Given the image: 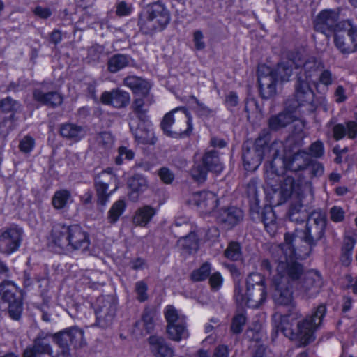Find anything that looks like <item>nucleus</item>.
Returning <instances> with one entry per match:
<instances>
[{"mask_svg":"<svg viewBox=\"0 0 357 357\" xmlns=\"http://www.w3.org/2000/svg\"><path fill=\"white\" fill-rule=\"evenodd\" d=\"M23 230L18 227H10L0 233V253L10 255L17 250L22 241Z\"/></svg>","mask_w":357,"mask_h":357,"instance_id":"obj_15","label":"nucleus"},{"mask_svg":"<svg viewBox=\"0 0 357 357\" xmlns=\"http://www.w3.org/2000/svg\"><path fill=\"white\" fill-rule=\"evenodd\" d=\"M103 52V47L99 45L91 46L88 50V55L93 61H98Z\"/></svg>","mask_w":357,"mask_h":357,"instance_id":"obj_62","label":"nucleus"},{"mask_svg":"<svg viewBox=\"0 0 357 357\" xmlns=\"http://www.w3.org/2000/svg\"><path fill=\"white\" fill-rule=\"evenodd\" d=\"M123 83L139 96H145L149 93V86L148 83L137 77H127L124 79Z\"/></svg>","mask_w":357,"mask_h":357,"instance_id":"obj_32","label":"nucleus"},{"mask_svg":"<svg viewBox=\"0 0 357 357\" xmlns=\"http://www.w3.org/2000/svg\"><path fill=\"white\" fill-rule=\"evenodd\" d=\"M126 208V204L123 200H118L112 206L108 212L107 218L111 224L115 223L123 213Z\"/></svg>","mask_w":357,"mask_h":357,"instance_id":"obj_40","label":"nucleus"},{"mask_svg":"<svg viewBox=\"0 0 357 357\" xmlns=\"http://www.w3.org/2000/svg\"><path fill=\"white\" fill-rule=\"evenodd\" d=\"M246 322L245 314L241 312L236 314L232 319L231 331L234 334H239L243 331V327Z\"/></svg>","mask_w":357,"mask_h":357,"instance_id":"obj_48","label":"nucleus"},{"mask_svg":"<svg viewBox=\"0 0 357 357\" xmlns=\"http://www.w3.org/2000/svg\"><path fill=\"white\" fill-rule=\"evenodd\" d=\"M261 221L266 231L271 236H274L278 229V224L275 212L271 208H266L264 210L261 214Z\"/></svg>","mask_w":357,"mask_h":357,"instance_id":"obj_34","label":"nucleus"},{"mask_svg":"<svg viewBox=\"0 0 357 357\" xmlns=\"http://www.w3.org/2000/svg\"><path fill=\"white\" fill-rule=\"evenodd\" d=\"M185 202L189 206H197L203 213H211L217 207L218 199L213 192L202 191L192 193Z\"/></svg>","mask_w":357,"mask_h":357,"instance_id":"obj_18","label":"nucleus"},{"mask_svg":"<svg viewBox=\"0 0 357 357\" xmlns=\"http://www.w3.org/2000/svg\"><path fill=\"white\" fill-rule=\"evenodd\" d=\"M170 16L160 0L146 3L138 20L141 32L145 35H153L162 31L168 24Z\"/></svg>","mask_w":357,"mask_h":357,"instance_id":"obj_7","label":"nucleus"},{"mask_svg":"<svg viewBox=\"0 0 357 357\" xmlns=\"http://www.w3.org/2000/svg\"><path fill=\"white\" fill-rule=\"evenodd\" d=\"M33 96L35 100L52 107L59 106L63 102L62 96L57 91L45 92L42 89H36Z\"/></svg>","mask_w":357,"mask_h":357,"instance_id":"obj_25","label":"nucleus"},{"mask_svg":"<svg viewBox=\"0 0 357 357\" xmlns=\"http://www.w3.org/2000/svg\"><path fill=\"white\" fill-rule=\"evenodd\" d=\"M72 201V195L70 191L59 190L54 192L52 199V204L54 208L60 210L66 208Z\"/></svg>","mask_w":357,"mask_h":357,"instance_id":"obj_36","label":"nucleus"},{"mask_svg":"<svg viewBox=\"0 0 357 357\" xmlns=\"http://www.w3.org/2000/svg\"><path fill=\"white\" fill-rule=\"evenodd\" d=\"M269 135H259L252 147L248 142L243 144V161L248 171H255L260 165L264 156L271 159L266 167V172L278 176L282 172L276 165L278 156L284 151V144L281 141H273L269 144Z\"/></svg>","mask_w":357,"mask_h":357,"instance_id":"obj_4","label":"nucleus"},{"mask_svg":"<svg viewBox=\"0 0 357 357\" xmlns=\"http://www.w3.org/2000/svg\"><path fill=\"white\" fill-rule=\"evenodd\" d=\"M211 271V264L204 263L199 268L194 270L190 274V278L194 282L205 280L208 278Z\"/></svg>","mask_w":357,"mask_h":357,"instance_id":"obj_42","label":"nucleus"},{"mask_svg":"<svg viewBox=\"0 0 357 357\" xmlns=\"http://www.w3.org/2000/svg\"><path fill=\"white\" fill-rule=\"evenodd\" d=\"M146 96H143L144 98H137L133 102L132 104V109L135 112L137 113L138 114H144L146 112L147 108L146 107L145 102H146Z\"/></svg>","mask_w":357,"mask_h":357,"instance_id":"obj_57","label":"nucleus"},{"mask_svg":"<svg viewBox=\"0 0 357 357\" xmlns=\"http://www.w3.org/2000/svg\"><path fill=\"white\" fill-rule=\"evenodd\" d=\"M294 62L291 61H283L278 63L275 69L273 70V74L282 82H288L293 73Z\"/></svg>","mask_w":357,"mask_h":357,"instance_id":"obj_33","label":"nucleus"},{"mask_svg":"<svg viewBox=\"0 0 357 357\" xmlns=\"http://www.w3.org/2000/svg\"><path fill=\"white\" fill-rule=\"evenodd\" d=\"M294 141V135L288 137L286 141V145L284 144L283 153L287 146L288 144H291ZM311 158L308 153L303 150H297L292 154L285 153L284 155L281 153L278 156L276 160V165L278 163L283 165L287 169L291 172H298L305 169L310 163Z\"/></svg>","mask_w":357,"mask_h":357,"instance_id":"obj_13","label":"nucleus"},{"mask_svg":"<svg viewBox=\"0 0 357 357\" xmlns=\"http://www.w3.org/2000/svg\"><path fill=\"white\" fill-rule=\"evenodd\" d=\"M149 342L151 351L155 357L172 356L173 350L166 344L163 338L153 335L149 338Z\"/></svg>","mask_w":357,"mask_h":357,"instance_id":"obj_27","label":"nucleus"},{"mask_svg":"<svg viewBox=\"0 0 357 357\" xmlns=\"http://www.w3.org/2000/svg\"><path fill=\"white\" fill-rule=\"evenodd\" d=\"M349 20L339 21V11L336 10H324L316 17L314 21V29L328 37L337 32H342L349 26Z\"/></svg>","mask_w":357,"mask_h":357,"instance_id":"obj_9","label":"nucleus"},{"mask_svg":"<svg viewBox=\"0 0 357 357\" xmlns=\"http://www.w3.org/2000/svg\"><path fill=\"white\" fill-rule=\"evenodd\" d=\"M112 178V175L105 172H102L95 178L97 204L102 206L106 205L112 194V192L109 193L107 192L109 186L108 178L111 179Z\"/></svg>","mask_w":357,"mask_h":357,"instance_id":"obj_21","label":"nucleus"},{"mask_svg":"<svg viewBox=\"0 0 357 357\" xmlns=\"http://www.w3.org/2000/svg\"><path fill=\"white\" fill-rule=\"evenodd\" d=\"M257 79L261 97L268 99L276 94L277 78L273 74L272 68L263 64L257 69Z\"/></svg>","mask_w":357,"mask_h":357,"instance_id":"obj_16","label":"nucleus"},{"mask_svg":"<svg viewBox=\"0 0 357 357\" xmlns=\"http://www.w3.org/2000/svg\"><path fill=\"white\" fill-rule=\"evenodd\" d=\"M199 238L195 232H190L182 238L183 253L194 255L199 249Z\"/></svg>","mask_w":357,"mask_h":357,"instance_id":"obj_35","label":"nucleus"},{"mask_svg":"<svg viewBox=\"0 0 357 357\" xmlns=\"http://www.w3.org/2000/svg\"><path fill=\"white\" fill-rule=\"evenodd\" d=\"M308 216L300 199H296L291 204L288 211V217L291 221L303 222Z\"/></svg>","mask_w":357,"mask_h":357,"instance_id":"obj_31","label":"nucleus"},{"mask_svg":"<svg viewBox=\"0 0 357 357\" xmlns=\"http://www.w3.org/2000/svg\"><path fill=\"white\" fill-rule=\"evenodd\" d=\"M225 255L227 258L232 261L241 259L242 257V252L240 244L234 241L229 243L225 251Z\"/></svg>","mask_w":357,"mask_h":357,"instance_id":"obj_45","label":"nucleus"},{"mask_svg":"<svg viewBox=\"0 0 357 357\" xmlns=\"http://www.w3.org/2000/svg\"><path fill=\"white\" fill-rule=\"evenodd\" d=\"M91 241L88 232L77 224H55L51 230L49 246L59 253L89 250Z\"/></svg>","mask_w":357,"mask_h":357,"instance_id":"obj_5","label":"nucleus"},{"mask_svg":"<svg viewBox=\"0 0 357 357\" xmlns=\"http://www.w3.org/2000/svg\"><path fill=\"white\" fill-rule=\"evenodd\" d=\"M314 102V93L310 84L296 79L294 97L287 99L284 103L287 105V108L297 112L302 111L303 108H305L308 112L313 111L315 108Z\"/></svg>","mask_w":357,"mask_h":357,"instance_id":"obj_10","label":"nucleus"},{"mask_svg":"<svg viewBox=\"0 0 357 357\" xmlns=\"http://www.w3.org/2000/svg\"><path fill=\"white\" fill-rule=\"evenodd\" d=\"M243 218V211L235 206L222 208L218 215V220L229 227L236 225Z\"/></svg>","mask_w":357,"mask_h":357,"instance_id":"obj_24","label":"nucleus"},{"mask_svg":"<svg viewBox=\"0 0 357 357\" xmlns=\"http://www.w3.org/2000/svg\"><path fill=\"white\" fill-rule=\"evenodd\" d=\"M130 100L129 93L119 89H113L111 91H105L100 97L102 104L111 105L117 109L126 107L129 104Z\"/></svg>","mask_w":357,"mask_h":357,"instance_id":"obj_20","label":"nucleus"},{"mask_svg":"<svg viewBox=\"0 0 357 357\" xmlns=\"http://www.w3.org/2000/svg\"><path fill=\"white\" fill-rule=\"evenodd\" d=\"M330 217L333 222H341L344 218V212L340 206H333L330 210Z\"/></svg>","mask_w":357,"mask_h":357,"instance_id":"obj_59","label":"nucleus"},{"mask_svg":"<svg viewBox=\"0 0 357 357\" xmlns=\"http://www.w3.org/2000/svg\"><path fill=\"white\" fill-rule=\"evenodd\" d=\"M317 84H321L326 86H328L333 84V77L332 73L324 68L319 72L317 78Z\"/></svg>","mask_w":357,"mask_h":357,"instance_id":"obj_52","label":"nucleus"},{"mask_svg":"<svg viewBox=\"0 0 357 357\" xmlns=\"http://www.w3.org/2000/svg\"><path fill=\"white\" fill-rule=\"evenodd\" d=\"M155 214L156 210L151 206L146 205L139 208L132 218L133 224L136 226L146 227Z\"/></svg>","mask_w":357,"mask_h":357,"instance_id":"obj_29","label":"nucleus"},{"mask_svg":"<svg viewBox=\"0 0 357 357\" xmlns=\"http://www.w3.org/2000/svg\"><path fill=\"white\" fill-rule=\"evenodd\" d=\"M326 226L325 213L321 211H314L307 217L305 229H296L293 234L286 233L284 243L271 247V257H279L281 255L285 259L287 256L307 257L312 247L323 237Z\"/></svg>","mask_w":357,"mask_h":357,"instance_id":"obj_2","label":"nucleus"},{"mask_svg":"<svg viewBox=\"0 0 357 357\" xmlns=\"http://www.w3.org/2000/svg\"><path fill=\"white\" fill-rule=\"evenodd\" d=\"M8 304L10 317L15 321L21 318L22 300L17 285L12 281L3 280L0 282V303Z\"/></svg>","mask_w":357,"mask_h":357,"instance_id":"obj_11","label":"nucleus"},{"mask_svg":"<svg viewBox=\"0 0 357 357\" xmlns=\"http://www.w3.org/2000/svg\"><path fill=\"white\" fill-rule=\"evenodd\" d=\"M135 291L137 293V298L140 302H144L148 298L147 285L143 281H139L135 284Z\"/></svg>","mask_w":357,"mask_h":357,"instance_id":"obj_55","label":"nucleus"},{"mask_svg":"<svg viewBox=\"0 0 357 357\" xmlns=\"http://www.w3.org/2000/svg\"><path fill=\"white\" fill-rule=\"evenodd\" d=\"M310 174L313 177H319L324 174V167L322 163L314 161L310 162Z\"/></svg>","mask_w":357,"mask_h":357,"instance_id":"obj_61","label":"nucleus"},{"mask_svg":"<svg viewBox=\"0 0 357 357\" xmlns=\"http://www.w3.org/2000/svg\"><path fill=\"white\" fill-rule=\"evenodd\" d=\"M246 288L239 284L235 286L234 298L241 306L258 308L263 304L267 296L264 277L258 273H250L246 278Z\"/></svg>","mask_w":357,"mask_h":357,"instance_id":"obj_6","label":"nucleus"},{"mask_svg":"<svg viewBox=\"0 0 357 357\" xmlns=\"http://www.w3.org/2000/svg\"><path fill=\"white\" fill-rule=\"evenodd\" d=\"M60 134H77L79 132H85V128L80 126L73 123H63L59 128Z\"/></svg>","mask_w":357,"mask_h":357,"instance_id":"obj_50","label":"nucleus"},{"mask_svg":"<svg viewBox=\"0 0 357 357\" xmlns=\"http://www.w3.org/2000/svg\"><path fill=\"white\" fill-rule=\"evenodd\" d=\"M346 129L349 134H357V123L353 121L347 123V128L342 124H337L333 128V134H346Z\"/></svg>","mask_w":357,"mask_h":357,"instance_id":"obj_49","label":"nucleus"},{"mask_svg":"<svg viewBox=\"0 0 357 357\" xmlns=\"http://www.w3.org/2000/svg\"><path fill=\"white\" fill-rule=\"evenodd\" d=\"M355 243L356 241L351 236H346L344 239L340 260L344 266H348L351 261Z\"/></svg>","mask_w":357,"mask_h":357,"instance_id":"obj_38","label":"nucleus"},{"mask_svg":"<svg viewBox=\"0 0 357 357\" xmlns=\"http://www.w3.org/2000/svg\"><path fill=\"white\" fill-rule=\"evenodd\" d=\"M135 137L139 144L144 145H153L157 141L154 135H135Z\"/></svg>","mask_w":357,"mask_h":357,"instance_id":"obj_63","label":"nucleus"},{"mask_svg":"<svg viewBox=\"0 0 357 357\" xmlns=\"http://www.w3.org/2000/svg\"><path fill=\"white\" fill-rule=\"evenodd\" d=\"M296 113L293 109L287 108V105L284 103L283 111L269 119V128L273 132L280 131L294 121V119L296 118Z\"/></svg>","mask_w":357,"mask_h":357,"instance_id":"obj_22","label":"nucleus"},{"mask_svg":"<svg viewBox=\"0 0 357 357\" xmlns=\"http://www.w3.org/2000/svg\"><path fill=\"white\" fill-rule=\"evenodd\" d=\"M97 324L101 328L109 326L116 311V301L111 296H99L94 305Z\"/></svg>","mask_w":357,"mask_h":357,"instance_id":"obj_14","label":"nucleus"},{"mask_svg":"<svg viewBox=\"0 0 357 357\" xmlns=\"http://www.w3.org/2000/svg\"><path fill=\"white\" fill-rule=\"evenodd\" d=\"M324 68L321 61L315 58H310L304 63L296 76V79L307 84H317V78L319 72Z\"/></svg>","mask_w":357,"mask_h":357,"instance_id":"obj_19","label":"nucleus"},{"mask_svg":"<svg viewBox=\"0 0 357 357\" xmlns=\"http://www.w3.org/2000/svg\"><path fill=\"white\" fill-rule=\"evenodd\" d=\"M334 43L335 47L344 54L354 52L357 50V28L353 26L349 22L348 28L334 35Z\"/></svg>","mask_w":357,"mask_h":357,"instance_id":"obj_17","label":"nucleus"},{"mask_svg":"<svg viewBox=\"0 0 357 357\" xmlns=\"http://www.w3.org/2000/svg\"><path fill=\"white\" fill-rule=\"evenodd\" d=\"M164 316L167 323L166 331L168 337L174 341H178V313L176 308L172 305L166 306Z\"/></svg>","mask_w":357,"mask_h":357,"instance_id":"obj_23","label":"nucleus"},{"mask_svg":"<svg viewBox=\"0 0 357 357\" xmlns=\"http://www.w3.org/2000/svg\"><path fill=\"white\" fill-rule=\"evenodd\" d=\"M154 311L149 307H146L143 312L141 321L147 333H151L154 328Z\"/></svg>","mask_w":357,"mask_h":357,"instance_id":"obj_44","label":"nucleus"},{"mask_svg":"<svg viewBox=\"0 0 357 357\" xmlns=\"http://www.w3.org/2000/svg\"><path fill=\"white\" fill-rule=\"evenodd\" d=\"M49 334L40 332L34 339L33 345L38 355H47L50 357H55L53 349L47 340Z\"/></svg>","mask_w":357,"mask_h":357,"instance_id":"obj_28","label":"nucleus"},{"mask_svg":"<svg viewBox=\"0 0 357 357\" xmlns=\"http://www.w3.org/2000/svg\"><path fill=\"white\" fill-rule=\"evenodd\" d=\"M190 99L197 105V107H194V109L198 115L204 117H212L215 114V110L199 102L195 96H190Z\"/></svg>","mask_w":357,"mask_h":357,"instance_id":"obj_46","label":"nucleus"},{"mask_svg":"<svg viewBox=\"0 0 357 357\" xmlns=\"http://www.w3.org/2000/svg\"><path fill=\"white\" fill-rule=\"evenodd\" d=\"M134 157L132 151L128 149L125 146H120L119 148V155L116 158V163L121 165L123 159L132 160Z\"/></svg>","mask_w":357,"mask_h":357,"instance_id":"obj_56","label":"nucleus"},{"mask_svg":"<svg viewBox=\"0 0 357 357\" xmlns=\"http://www.w3.org/2000/svg\"><path fill=\"white\" fill-rule=\"evenodd\" d=\"M178 111V107H176L164 116L160 123V127L165 133L171 134L170 128L175 122L174 114Z\"/></svg>","mask_w":357,"mask_h":357,"instance_id":"obj_47","label":"nucleus"},{"mask_svg":"<svg viewBox=\"0 0 357 357\" xmlns=\"http://www.w3.org/2000/svg\"><path fill=\"white\" fill-rule=\"evenodd\" d=\"M223 278L219 272H215L209 277V284L213 291L218 290L222 284Z\"/></svg>","mask_w":357,"mask_h":357,"instance_id":"obj_58","label":"nucleus"},{"mask_svg":"<svg viewBox=\"0 0 357 357\" xmlns=\"http://www.w3.org/2000/svg\"><path fill=\"white\" fill-rule=\"evenodd\" d=\"M160 178L165 183H170L174 179V174L166 167H162L158 172Z\"/></svg>","mask_w":357,"mask_h":357,"instance_id":"obj_64","label":"nucleus"},{"mask_svg":"<svg viewBox=\"0 0 357 357\" xmlns=\"http://www.w3.org/2000/svg\"><path fill=\"white\" fill-rule=\"evenodd\" d=\"M190 337V332L188 324L185 321V317L180 316V342L187 340Z\"/></svg>","mask_w":357,"mask_h":357,"instance_id":"obj_60","label":"nucleus"},{"mask_svg":"<svg viewBox=\"0 0 357 357\" xmlns=\"http://www.w3.org/2000/svg\"><path fill=\"white\" fill-rule=\"evenodd\" d=\"M128 186L130 190L128 194L129 198L133 202L137 201L140 193L147 188V181L146 178L139 174H134L128 179Z\"/></svg>","mask_w":357,"mask_h":357,"instance_id":"obj_26","label":"nucleus"},{"mask_svg":"<svg viewBox=\"0 0 357 357\" xmlns=\"http://www.w3.org/2000/svg\"><path fill=\"white\" fill-rule=\"evenodd\" d=\"M300 184L292 176L285 177L280 185V192L284 199L289 198L294 192L299 195Z\"/></svg>","mask_w":357,"mask_h":357,"instance_id":"obj_37","label":"nucleus"},{"mask_svg":"<svg viewBox=\"0 0 357 357\" xmlns=\"http://www.w3.org/2000/svg\"><path fill=\"white\" fill-rule=\"evenodd\" d=\"M282 256L271 257L278 264L277 273L273 278L275 302L282 305L291 304L294 288L305 299L315 298L323 285L321 274L314 270L305 271L303 265L296 261L300 258L298 256H287V259Z\"/></svg>","mask_w":357,"mask_h":357,"instance_id":"obj_1","label":"nucleus"},{"mask_svg":"<svg viewBox=\"0 0 357 357\" xmlns=\"http://www.w3.org/2000/svg\"><path fill=\"white\" fill-rule=\"evenodd\" d=\"M129 126L132 134H144L151 131V125L149 122L138 119H131Z\"/></svg>","mask_w":357,"mask_h":357,"instance_id":"obj_39","label":"nucleus"},{"mask_svg":"<svg viewBox=\"0 0 357 357\" xmlns=\"http://www.w3.org/2000/svg\"><path fill=\"white\" fill-rule=\"evenodd\" d=\"M223 169L218 153L215 150L206 151L202 156V163L196 164L191 169V175L195 181L203 183L206 181L208 172L220 173Z\"/></svg>","mask_w":357,"mask_h":357,"instance_id":"obj_12","label":"nucleus"},{"mask_svg":"<svg viewBox=\"0 0 357 357\" xmlns=\"http://www.w3.org/2000/svg\"><path fill=\"white\" fill-rule=\"evenodd\" d=\"M35 146V139L29 135H25L20 140L19 149L24 153H29Z\"/></svg>","mask_w":357,"mask_h":357,"instance_id":"obj_51","label":"nucleus"},{"mask_svg":"<svg viewBox=\"0 0 357 357\" xmlns=\"http://www.w3.org/2000/svg\"><path fill=\"white\" fill-rule=\"evenodd\" d=\"M126 208V204L123 200H118L112 206L108 212L107 218L111 224L115 223L123 213Z\"/></svg>","mask_w":357,"mask_h":357,"instance_id":"obj_41","label":"nucleus"},{"mask_svg":"<svg viewBox=\"0 0 357 357\" xmlns=\"http://www.w3.org/2000/svg\"><path fill=\"white\" fill-rule=\"evenodd\" d=\"M326 313V307L320 304L312 312L297 324L296 331L291 328L288 316L275 317L273 322L272 338L277 337L279 331L285 337L297 342L298 346H305L314 340V333L321 325Z\"/></svg>","mask_w":357,"mask_h":357,"instance_id":"obj_3","label":"nucleus"},{"mask_svg":"<svg viewBox=\"0 0 357 357\" xmlns=\"http://www.w3.org/2000/svg\"><path fill=\"white\" fill-rule=\"evenodd\" d=\"M309 151L312 157L320 158L324 154V144L321 141H316L310 146Z\"/></svg>","mask_w":357,"mask_h":357,"instance_id":"obj_54","label":"nucleus"},{"mask_svg":"<svg viewBox=\"0 0 357 357\" xmlns=\"http://www.w3.org/2000/svg\"><path fill=\"white\" fill-rule=\"evenodd\" d=\"M130 56L123 54H116L112 56L107 61V70L112 73H116L127 67L130 61Z\"/></svg>","mask_w":357,"mask_h":357,"instance_id":"obj_30","label":"nucleus"},{"mask_svg":"<svg viewBox=\"0 0 357 357\" xmlns=\"http://www.w3.org/2000/svg\"><path fill=\"white\" fill-rule=\"evenodd\" d=\"M20 107V104L10 97H7L0 100V109L6 113L12 112L10 118H13V113L17 112Z\"/></svg>","mask_w":357,"mask_h":357,"instance_id":"obj_43","label":"nucleus"},{"mask_svg":"<svg viewBox=\"0 0 357 357\" xmlns=\"http://www.w3.org/2000/svg\"><path fill=\"white\" fill-rule=\"evenodd\" d=\"M132 4L128 3L125 1H121L116 4V14L119 17L128 16L132 12Z\"/></svg>","mask_w":357,"mask_h":357,"instance_id":"obj_53","label":"nucleus"},{"mask_svg":"<svg viewBox=\"0 0 357 357\" xmlns=\"http://www.w3.org/2000/svg\"><path fill=\"white\" fill-rule=\"evenodd\" d=\"M52 337L59 349L55 357H72L70 345L73 349H78L86 344L84 331L76 326L56 333Z\"/></svg>","mask_w":357,"mask_h":357,"instance_id":"obj_8","label":"nucleus"}]
</instances>
